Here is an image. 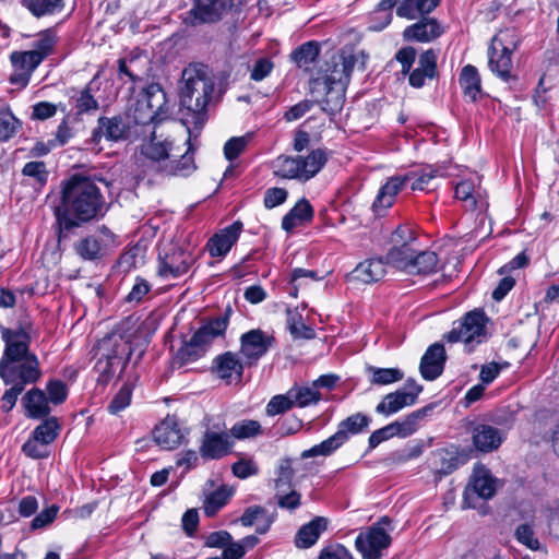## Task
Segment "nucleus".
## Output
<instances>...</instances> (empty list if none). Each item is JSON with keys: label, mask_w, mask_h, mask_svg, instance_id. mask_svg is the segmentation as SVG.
<instances>
[{"label": "nucleus", "mask_w": 559, "mask_h": 559, "mask_svg": "<svg viewBox=\"0 0 559 559\" xmlns=\"http://www.w3.org/2000/svg\"><path fill=\"white\" fill-rule=\"evenodd\" d=\"M97 182L107 188L111 182L97 176H71L62 187L61 205L56 207L55 215L60 228L70 230L79 226V222H88L103 216L107 204Z\"/></svg>", "instance_id": "nucleus-1"}, {"label": "nucleus", "mask_w": 559, "mask_h": 559, "mask_svg": "<svg viewBox=\"0 0 559 559\" xmlns=\"http://www.w3.org/2000/svg\"><path fill=\"white\" fill-rule=\"evenodd\" d=\"M4 349L0 358V378L5 384L26 386L41 377L37 356L31 352L32 326L0 328Z\"/></svg>", "instance_id": "nucleus-2"}, {"label": "nucleus", "mask_w": 559, "mask_h": 559, "mask_svg": "<svg viewBox=\"0 0 559 559\" xmlns=\"http://www.w3.org/2000/svg\"><path fill=\"white\" fill-rule=\"evenodd\" d=\"M181 80L180 104L187 110L185 120L202 127L206 107L214 93V79L206 66L189 64L182 71Z\"/></svg>", "instance_id": "nucleus-3"}, {"label": "nucleus", "mask_w": 559, "mask_h": 559, "mask_svg": "<svg viewBox=\"0 0 559 559\" xmlns=\"http://www.w3.org/2000/svg\"><path fill=\"white\" fill-rule=\"evenodd\" d=\"M143 153L152 162V167L164 176L187 177L197 168L191 146L183 154L177 155L173 153L170 142H157L153 136L144 145Z\"/></svg>", "instance_id": "nucleus-4"}, {"label": "nucleus", "mask_w": 559, "mask_h": 559, "mask_svg": "<svg viewBox=\"0 0 559 559\" xmlns=\"http://www.w3.org/2000/svg\"><path fill=\"white\" fill-rule=\"evenodd\" d=\"M357 62L356 56L349 50L341 52L332 58L330 68L324 79V85L328 88L326 95L335 94L333 99L326 97L323 104V110L334 111L341 108L343 94L350 81V75Z\"/></svg>", "instance_id": "nucleus-5"}, {"label": "nucleus", "mask_w": 559, "mask_h": 559, "mask_svg": "<svg viewBox=\"0 0 559 559\" xmlns=\"http://www.w3.org/2000/svg\"><path fill=\"white\" fill-rule=\"evenodd\" d=\"M518 38L513 29L500 31L491 39L488 49L490 71L504 82L514 80L512 74V52L518 48Z\"/></svg>", "instance_id": "nucleus-6"}, {"label": "nucleus", "mask_w": 559, "mask_h": 559, "mask_svg": "<svg viewBox=\"0 0 559 559\" xmlns=\"http://www.w3.org/2000/svg\"><path fill=\"white\" fill-rule=\"evenodd\" d=\"M197 259L189 246L180 242L165 243L158 253L157 274L164 280H176L186 275Z\"/></svg>", "instance_id": "nucleus-7"}, {"label": "nucleus", "mask_w": 559, "mask_h": 559, "mask_svg": "<svg viewBox=\"0 0 559 559\" xmlns=\"http://www.w3.org/2000/svg\"><path fill=\"white\" fill-rule=\"evenodd\" d=\"M326 154L318 148L306 157L280 156L275 162V174L286 179L307 181L314 177L326 163Z\"/></svg>", "instance_id": "nucleus-8"}, {"label": "nucleus", "mask_w": 559, "mask_h": 559, "mask_svg": "<svg viewBox=\"0 0 559 559\" xmlns=\"http://www.w3.org/2000/svg\"><path fill=\"white\" fill-rule=\"evenodd\" d=\"M98 349L100 357L95 368L105 380L111 378L118 368L123 369L131 354L129 342L118 333L104 337Z\"/></svg>", "instance_id": "nucleus-9"}, {"label": "nucleus", "mask_w": 559, "mask_h": 559, "mask_svg": "<svg viewBox=\"0 0 559 559\" xmlns=\"http://www.w3.org/2000/svg\"><path fill=\"white\" fill-rule=\"evenodd\" d=\"M416 242L417 237L409 226H399L391 235L392 247L385 255V262L405 272L416 253Z\"/></svg>", "instance_id": "nucleus-10"}, {"label": "nucleus", "mask_w": 559, "mask_h": 559, "mask_svg": "<svg viewBox=\"0 0 559 559\" xmlns=\"http://www.w3.org/2000/svg\"><path fill=\"white\" fill-rule=\"evenodd\" d=\"M487 318L481 310L468 312L457 326H454L447 335L448 342H463L468 352L473 350L475 345L480 344L486 338Z\"/></svg>", "instance_id": "nucleus-11"}, {"label": "nucleus", "mask_w": 559, "mask_h": 559, "mask_svg": "<svg viewBox=\"0 0 559 559\" xmlns=\"http://www.w3.org/2000/svg\"><path fill=\"white\" fill-rule=\"evenodd\" d=\"M391 519L382 516L366 532L360 533L355 540L357 550L364 559H381V551L391 545V536L384 528L390 526Z\"/></svg>", "instance_id": "nucleus-12"}, {"label": "nucleus", "mask_w": 559, "mask_h": 559, "mask_svg": "<svg viewBox=\"0 0 559 559\" xmlns=\"http://www.w3.org/2000/svg\"><path fill=\"white\" fill-rule=\"evenodd\" d=\"M114 247L115 235L106 226H102L96 233L76 241L74 251L84 261H97Z\"/></svg>", "instance_id": "nucleus-13"}, {"label": "nucleus", "mask_w": 559, "mask_h": 559, "mask_svg": "<svg viewBox=\"0 0 559 559\" xmlns=\"http://www.w3.org/2000/svg\"><path fill=\"white\" fill-rule=\"evenodd\" d=\"M275 338L261 329H253L240 336V354L249 367L257 365L273 346Z\"/></svg>", "instance_id": "nucleus-14"}, {"label": "nucleus", "mask_w": 559, "mask_h": 559, "mask_svg": "<svg viewBox=\"0 0 559 559\" xmlns=\"http://www.w3.org/2000/svg\"><path fill=\"white\" fill-rule=\"evenodd\" d=\"M235 2L236 0H195L187 20L191 25L218 22L234 8Z\"/></svg>", "instance_id": "nucleus-15"}, {"label": "nucleus", "mask_w": 559, "mask_h": 559, "mask_svg": "<svg viewBox=\"0 0 559 559\" xmlns=\"http://www.w3.org/2000/svg\"><path fill=\"white\" fill-rule=\"evenodd\" d=\"M127 132L128 128L121 117H99L87 143L92 145V150L98 152L102 150L98 144L103 139L118 142L127 136Z\"/></svg>", "instance_id": "nucleus-16"}, {"label": "nucleus", "mask_w": 559, "mask_h": 559, "mask_svg": "<svg viewBox=\"0 0 559 559\" xmlns=\"http://www.w3.org/2000/svg\"><path fill=\"white\" fill-rule=\"evenodd\" d=\"M10 61L13 72L11 73L9 81L11 84L20 87H25L28 84L33 72L41 63L40 57L36 53H32L29 50L13 51L10 55Z\"/></svg>", "instance_id": "nucleus-17"}, {"label": "nucleus", "mask_w": 559, "mask_h": 559, "mask_svg": "<svg viewBox=\"0 0 559 559\" xmlns=\"http://www.w3.org/2000/svg\"><path fill=\"white\" fill-rule=\"evenodd\" d=\"M499 481L485 466H477L474 469L472 480L464 491V500L468 501L474 497L485 500L492 498L497 491ZM468 507H472L468 504Z\"/></svg>", "instance_id": "nucleus-18"}, {"label": "nucleus", "mask_w": 559, "mask_h": 559, "mask_svg": "<svg viewBox=\"0 0 559 559\" xmlns=\"http://www.w3.org/2000/svg\"><path fill=\"white\" fill-rule=\"evenodd\" d=\"M234 442L225 430H206L200 445V454L205 460H219L231 451Z\"/></svg>", "instance_id": "nucleus-19"}, {"label": "nucleus", "mask_w": 559, "mask_h": 559, "mask_svg": "<svg viewBox=\"0 0 559 559\" xmlns=\"http://www.w3.org/2000/svg\"><path fill=\"white\" fill-rule=\"evenodd\" d=\"M443 34V27L433 17H423L403 31L406 41L430 43Z\"/></svg>", "instance_id": "nucleus-20"}, {"label": "nucleus", "mask_w": 559, "mask_h": 559, "mask_svg": "<svg viewBox=\"0 0 559 559\" xmlns=\"http://www.w3.org/2000/svg\"><path fill=\"white\" fill-rule=\"evenodd\" d=\"M421 386L414 385L413 390L400 389L386 394L377 405L376 412L385 416L393 415L406 406L415 404Z\"/></svg>", "instance_id": "nucleus-21"}, {"label": "nucleus", "mask_w": 559, "mask_h": 559, "mask_svg": "<svg viewBox=\"0 0 559 559\" xmlns=\"http://www.w3.org/2000/svg\"><path fill=\"white\" fill-rule=\"evenodd\" d=\"M386 265L382 258L366 259L350 272L348 280L361 284L377 283L384 277Z\"/></svg>", "instance_id": "nucleus-22"}, {"label": "nucleus", "mask_w": 559, "mask_h": 559, "mask_svg": "<svg viewBox=\"0 0 559 559\" xmlns=\"http://www.w3.org/2000/svg\"><path fill=\"white\" fill-rule=\"evenodd\" d=\"M233 310L228 306L224 313L210 320L203 324L193 335L192 338L206 352L207 346L214 338L224 335Z\"/></svg>", "instance_id": "nucleus-23"}, {"label": "nucleus", "mask_w": 559, "mask_h": 559, "mask_svg": "<svg viewBox=\"0 0 559 559\" xmlns=\"http://www.w3.org/2000/svg\"><path fill=\"white\" fill-rule=\"evenodd\" d=\"M154 440L156 443L165 449L171 450L179 447L185 439L182 430L176 417L167 416L153 431Z\"/></svg>", "instance_id": "nucleus-24"}, {"label": "nucleus", "mask_w": 559, "mask_h": 559, "mask_svg": "<svg viewBox=\"0 0 559 559\" xmlns=\"http://www.w3.org/2000/svg\"><path fill=\"white\" fill-rule=\"evenodd\" d=\"M445 349L440 343H435L428 347L420 360V373L424 379L432 381L443 371L445 362Z\"/></svg>", "instance_id": "nucleus-25"}, {"label": "nucleus", "mask_w": 559, "mask_h": 559, "mask_svg": "<svg viewBox=\"0 0 559 559\" xmlns=\"http://www.w3.org/2000/svg\"><path fill=\"white\" fill-rule=\"evenodd\" d=\"M241 230L242 223L237 221L223 229L219 234H215L207 243L211 257L217 258L225 255L238 240Z\"/></svg>", "instance_id": "nucleus-26"}, {"label": "nucleus", "mask_w": 559, "mask_h": 559, "mask_svg": "<svg viewBox=\"0 0 559 559\" xmlns=\"http://www.w3.org/2000/svg\"><path fill=\"white\" fill-rule=\"evenodd\" d=\"M245 366L247 365L234 352H226L215 359L216 373L227 383L241 381Z\"/></svg>", "instance_id": "nucleus-27"}, {"label": "nucleus", "mask_w": 559, "mask_h": 559, "mask_svg": "<svg viewBox=\"0 0 559 559\" xmlns=\"http://www.w3.org/2000/svg\"><path fill=\"white\" fill-rule=\"evenodd\" d=\"M474 447L480 452L497 450L503 441L501 431L490 425H477L472 435Z\"/></svg>", "instance_id": "nucleus-28"}, {"label": "nucleus", "mask_w": 559, "mask_h": 559, "mask_svg": "<svg viewBox=\"0 0 559 559\" xmlns=\"http://www.w3.org/2000/svg\"><path fill=\"white\" fill-rule=\"evenodd\" d=\"M407 185V177L404 175H396L390 177L386 182L380 188L373 207L376 210H386L393 205L399 192Z\"/></svg>", "instance_id": "nucleus-29"}, {"label": "nucleus", "mask_w": 559, "mask_h": 559, "mask_svg": "<svg viewBox=\"0 0 559 559\" xmlns=\"http://www.w3.org/2000/svg\"><path fill=\"white\" fill-rule=\"evenodd\" d=\"M326 527L328 520L323 516H317L309 523L304 524L295 536L296 547L306 549L313 546Z\"/></svg>", "instance_id": "nucleus-30"}, {"label": "nucleus", "mask_w": 559, "mask_h": 559, "mask_svg": "<svg viewBox=\"0 0 559 559\" xmlns=\"http://www.w3.org/2000/svg\"><path fill=\"white\" fill-rule=\"evenodd\" d=\"M141 104L156 111L158 121H163L167 115V97L159 84H150L139 94Z\"/></svg>", "instance_id": "nucleus-31"}, {"label": "nucleus", "mask_w": 559, "mask_h": 559, "mask_svg": "<svg viewBox=\"0 0 559 559\" xmlns=\"http://www.w3.org/2000/svg\"><path fill=\"white\" fill-rule=\"evenodd\" d=\"M439 270V259L433 251H419L411 260L405 273L411 275H427Z\"/></svg>", "instance_id": "nucleus-32"}, {"label": "nucleus", "mask_w": 559, "mask_h": 559, "mask_svg": "<svg viewBox=\"0 0 559 559\" xmlns=\"http://www.w3.org/2000/svg\"><path fill=\"white\" fill-rule=\"evenodd\" d=\"M313 217V209L308 200H299L295 206L283 217L282 227L292 231L298 226L310 222Z\"/></svg>", "instance_id": "nucleus-33"}, {"label": "nucleus", "mask_w": 559, "mask_h": 559, "mask_svg": "<svg viewBox=\"0 0 559 559\" xmlns=\"http://www.w3.org/2000/svg\"><path fill=\"white\" fill-rule=\"evenodd\" d=\"M459 83L464 95L472 102H477L483 96L480 75L476 67L465 66L461 71Z\"/></svg>", "instance_id": "nucleus-34"}, {"label": "nucleus", "mask_w": 559, "mask_h": 559, "mask_svg": "<svg viewBox=\"0 0 559 559\" xmlns=\"http://www.w3.org/2000/svg\"><path fill=\"white\" fill-rule=\"evenodd\" d=\"M239 521L243 526H255L257 533L265 534L274 519L263 507L252 506L245 510Z\"/></svg>", "instance_id": "nucleus-35"}, {"label": "nucleus", "mask_w": 559, "mask_h": 559, "mask_svg": "<svg viewBox=\"0 0 559 559\" xmlns=\"http://www.w3.org/2000/svg\"><path fill=\"white\" fill-rule=\"evenodd\" d=\"M432 412L428 405L408 414L404 419L392 423L396 437L406 438L413 435L420 426V423Z\"/></svg>", "instance_id": "nucleus-36"}, {"label": "nucleus", "mask_w": 559, "mask_h": 559, "mask_svg": "<svg viewBox=\"0 0 559 559\" xmlns=\"http://www.w3.org/2000/svg\"><path fill=\"white\" fill-rule=\"evenodd\" d=\"M441 0H403L396 8L400 17L414 20L417 15H425L432 12Z\"/></svg>", "instance_id": "nucleus-37"}, {"label": "nucleus", "mask_w": 559, "mask_h": 559, "mask_svg": "<svg viewBox=\"0 0 559 559\" xmlns=\"http://www.w3.org/2000/svg\"><path fill=\"white\" fill-rule=\"evenodd\" d=\"M23 400L28 417L41 418L50 413L49 401L40 389L29 390Z\"/></svg>", "instance_id": "nucleus-38"}, {"label": "nucleus", "mask_w": 559, "mask_h": 559, "mask_svg": "<svg viewBox=\"0 0 559 559\" xmlns=\"http://www.w3.org/2000/svg\"><path fill=\"white\" fill-rule=\"evenodd\" d=\"M370 423L371 418L368 415L356 413L343 419L338 424L336 431L338 435H342L343 440L347 442L352 436L359 435L367 430Z\"/></svg>", "instance_id": "nucleus-39"}, {"label": "nucleus", "mask_w": 559, "mask_h": 559, "mask_svg": "<svg viewBox=\"0 0 559 559\" xmlns=\"http://www.w3.org/2000/svg\"><path fill=\"white\" fill-rule=\"evenodd\" d=\"M286 325L295 340H312L316 336L314 330L302 322V316L296 308L286 309Z\"/></svg>", "instance_id": "nucleus-40"}, {"label": "nucleus", "mask_w": 559, "mask_h": 559, "mask_svg": "<svg viewBox=\"0 0 559 559\" xmlns=\"http://www.w3.org/2000/svg\"><path fill=\"white\" fill-rule=\"evenodd\" d=\"M346 442L343 440L342 435L336 431L334 435L323 440L321 443L313 445L312 448L305 450L301 453L302 459L316 457V456H330L337 451Z\"/></svg>", "instance_id": "nucleus-41"}, {"label": "nucleus", "mask_w": 559, "mask_h": 559, "mask_svg": "<svg viewBox=\"0 0 559 559\" xmlns=\"http://www.w3.org/2000/svg\"><path fill=\"white\" fill-rule=\"evenodd\" d=\"M230 439L245 440L252 439L263 435V428L260 421L254 419H241L236 421L229 429Z\"/></svg>", "instance_id": "nucleus-42"}, {"label": "nucleus", "mask_w": 559, "mask_h": 559, "mask_svg": "<svg viewBox=\"0 0 559 559\" xmlns=\"http://www.w3.org/2000/svg\"><path fill=\"white\" fill-rule=\"evenodd\" d=\"M320 48L317 43L308 41L296 48L292 55V60L298 68L308 70L310 66L317 60Z\"/></svg>", "instance_id": "nucleus-43"}, {"label": "nucleus", "mask_w": 559, "mask_h": 559, "mask_svg": "<svg viewBox=\"0 0 559 559\" xmlns=\"http://www.w3.org/2000/svg\"><path fill=\"white\" fill-rule=\"evenodd\" d=\"M21 3L36 17L60 12L64 8L63 0H22Z\"/></svg>", "instance_id": "nucleus-44"}, {"label": "nucleus", "mask_w": 559, "mask_h": 559, "mask_svg": "<svg viewBox=\"0 0 559 559\" xmlns=\"http://www.w3.org/2000/svg\"><path fill=\"white\" fill-rule=\"evenodd\" d=\"M205 350L191 337L190 341L185 342L177 350L173 364L178 368L195 361L204 355Z\"/></svg>", "instance_id": "nucleus-45"}, {"label": "nucleus", "mask_w": 559, "mask_h": 559, "mask_svg": "<svg viewBox=\"0 0 559 559\" xmlns=\"http://www.w3.org/2000/svg\"><path fill=\"white\" fill-rule=\"evenodd\" d=\"M97 76H95L85 88L75 97V109L78 115L88 114L98 109V102L92 92L96 88Z\"/></svg>", "instance_id": "nucleus-46"}, {"label": "nucleus", "mask_w": 559, "mask_h": 559, "mask_svg": "<svg viewBox=\"0 0 559 559\" xmlns=\"http://www.w3.org/2000/svg\"><path fill=\"white\" fill-rule=\"evenodd\" d=\"M367 372L371 376L370 382L376 385H386L403 379V372L397 368H378L367 366Z\"/></svg>", "instance_id": "nucleus-47"}, {"label": "nucleus", "mask_w": 559, "mask_h": 559, "mask_svg": "<svg viewBox=\"0 0 559 559\" xmlns=\"http://www.w3.org/2000/svg\"><path fill=\"white\" fill-rule=\"evenodd\" d=\"M479 195V188H476L474 179L462 180L455 187V198L463 201L471 210L476 207Z\"/></svg>", "instance_id": "nucleus-48"}, {"label": "nucleus", "mask_w": 559, "mask_h": 559, "mask_svg": "<svg viewBox=\"0 0 559 559\" xmlns=\"http://www.w3.org/2000/svg\"><path fill=\"white\" fill-rule=\"evenodd\" d=\"M57 34L52 28L45 29L38 34V39L34 43V49L29 50L40 57V62L52 53L57 44Z\"/></svg>", "instance_id": "nucleus-49"}, {"label": "nucleus", "mask_w": 559, "mask_h": 559, "mask_svg": "<svg viewBox=\"0 0 559 559\" xmlns=\"http://www.w3.org/2000/svg\"><path fill=\"white\" fill-rule=\"evenodd\" d=\"M275 474H276V477L274 478L275 491L293 488L292 480L295 476V469L293 468V461L290 459L280 460Z\"/></svg>", "instance_id": "nucleus-50"}, {"label": "nucleus", "mask_w": 559, "mask_h": 559, "mask_svg": "<svg viewBox=\"0 0 559 559\" xmlns=\"http://www.w3.org/2000/svg\"><path fill=\"white\" fill-rule=\"evenodd\" d=\"M438 175V169L429 166L418 171H409L404 176L407 177V183L411 185L412 190H426L429 188L430 181Z\"/></svg>", "instance_id": "nucleus-51"}, {"label": "nucleus", "mask_w": 559, "mask_h": 559, "mask_svg": "<svg viewBox=\"0 0 559 559\" xmlns=\"http://www.w3.org/2000/svg\"><path fill=\"white\" fill-rule=\"evenodd\" d=\"M21 128L20 120L12 114L10 108L0 109V140L8 141L13 138Z\"/></svg>", "instance_id": "nucleus-52"}, {"label": "nucleus", "mask_w": 559, "mask_h": 559, "mask_svg": "<svg viewBox=\"0 0 559 559\" xmlns=\"http://www.w3.org/2000/svg\"><path fill=\"white\" fill-rule=\"evenodd\" d=\"M59 428L57 418L51 417L38 425L32 432V437L48 445L58 437Z\"/></svg>", "instance_id": "nucleus-53"}, {"label": "nucleus", "mask_w": 559, "mask_h": 559, "mask_svg": "<svg viewBox=\"0 0 559 559\" xmlns=\"http://www.w3.org/2000/svg\"><path fill=\"white\" fill-rule=\"evenodd\" d=\"M230 491H228L226 488L222 487L210 493L203 504L204 513L207 516L215 515L218 510H221L230 498Z\"/></svg>", "instance_id": "nucleus-54"}, {"label": "nucleus", "mask_w": 559, "mask_h": 559, "mask_svg": "<svg viewBox=\"0 0 559 559\" xmlns=\"http://www.w3.org/2000/svg\"><path fill=\"white\" fill-rule=\"evenodd\" d=\"M289 394L294 401V405L299 407H306L312 403L319 402L321 399L320 392L314 385L292 388Z\"/></svg>", "instance_id": "nucleus-55"}, {"label": "nucleus", "mask_w": 559, "mask_h": 559, "mask_svg": "<svg viewBox=\"0 0 559 559\" xmlns=\"http://www.w3.org/2000/svg\"><path fill=\"white\" fill-rule=\"evenodd\" d=\"M293 406L294 401L288 391L284 395L281 394L273 396L266 405L265 413L269 416H276L292 409Z\"/></svg>", "instance_id": "nucleus-56"}, {"label": "nucleus", "mask_w": 559, "mask_h": 559, "mask_svg": "<svg viewBox=\"0 0 559 559\" xmlns=\"http://www.w3.org/2000/svg\"><path fill=\"white\" fill-rule=\"evenodd\" d=\"M46 392L49 403L53 405L62 404L68 397V388L66 383L59 379L49 380L46 384Z\"/></svg>", "instance_id": "nucleus-57"}, {"label": "nucleus", "mask_w": 559, "mask_h": 559, "mask_svg": "<svg viewBox=\"0 0 559 559\" xmlns=\"http://www.w3.org/2000/svg\"><path fill=\"white\" fill-rule=\"evenodd\" d=\"M300 493L295 489L275 491V499L280 508L293 511L300 506Z\"/></svg>", "instance_id": "nucleus-58"}, {"label": "nucleus", "mask_w": 559, "mask_h": 559, "mask_svg": "<svg viewBox=\"0 0 559 559\" xmlns=\"http://www.w3.org/2000/svg\"><path fill=\"white\" fill-rule=\"evenodd\" d=\"M515 538L519 543L526 546L531 550H538L540 544L535 537L533 527L530 524H521L515 530Z\"/></svg>", "instance_id": "nucleus-59"}, {"label": "nucleus", "mask_w": 559, "mask_h": 559, "mask_svg": "<svg viewBox=\"0 0 559 559\" xmlns=\"http://www.w3.org/2000/svg\"><path fill=\"white\" fill-rule=\"evenodd\" d=\"M24 176L31 177L35 183L44 186L47 181L48 171L44 162H29L26 163L22 169Z\"/></svg>", "instance_id": "nucleus-60"}, {"label": "nucleus", "mask_w": 559, "mask_h": 559, "mask_svg": "<svg viewBox=\"0 0 559 559\" xmlns=\"http://www.w3.org/2000/svg\"><path fill=\"white\" fill-rule=\"evenodd\" d=\"M274 69L273 61L267 57L257 59L250 70V79L260 82L267 78Z\"/></svg>", "instance_id": "nucleus-61"}, {"label": "nucleus", "mask_w": 559, "mask_h": 559, "mask_svg": "<svg viewBox=\"0 0 559 559\" xmlns=\"http://www.w3.org/2000/svg\"><path fill=\"white\" fill-rule=\"evenodd\" d=\"M250 140L249 135L229 139L224 145V154L228 160L236 159L246 148Z\"/></svg>", "instance_id": "nucleus-62"}, {"label": "nucleus", "mask_w": 559, "mask_h": 559, "mask_svg": "<svg viewBox=\"0 0 559 559\" xmlns=\"http://www.w3.org/2000/svg\"><path fill=\"white\" fill-rule=\"evenodd\" d=\"M437 59L438 55L436 53V51L432 49H428L420 55L417 69L426 72L428 79H433L438 73Z\"/></svg>", "instance_id": "nucleus-63"}, {"label": "nucleus", "mask_w": 559, "mask_h": 559, "mask_svg": "<svg viewBox=\"0 0 559 559\" xmlns=\"http://www.w3.org/2000/svg\"><path fill=\"white\" fill-rule=\"evenodd\" d=\"M319 559H354L347 548L341 544H332L324 547Z\"/></svg>", "instance_id": "nucleus-64"}]
</instances>
